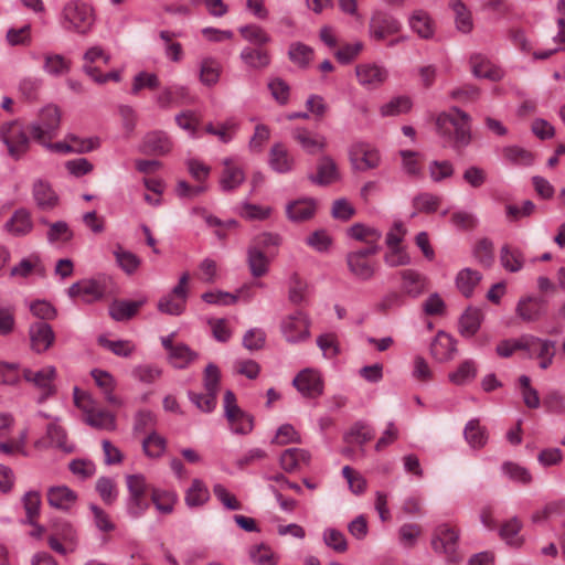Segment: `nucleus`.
Segmentation results:
<instances>
[{"mask_svg":"<svg viewBox=\"0 0 565 565\" xmlns=\"http://www.w3.org/2000/svg\"><path fill=\"white\" fill-rule=\"evenodd\" d=\"M399 156L402 158L403 171L412 178H418L422 174L419 153L411 150H401Z\"/></svg>","mask_w":565,"mask_h":565,"instance_id":"338daca9","label":"nucleus"},{"mask_svg":"<svg viewBox=\"0 0 565 565\" xmlns=\"http://www.w3.org/2000/svg\"><path fill=\"white\" fill-rule=\"evenodd\" d=\"M106 292L105 284L99 279H82L68 288V296L78 297L86 303H93L103 299Z\"/></svg>","mask_w":565,"mask_h":565,"instance_id":"dca6fc26","label":"nucleus"},{"mask_svg":"<svg viewBox=\"0 0 565 565\" xmlns=\"http://www.w3.org/2000/svg\"><path fill=\"white\" fill-rule=\"evenodd\" d=\"M402 30L398 19L386 12H375L369 24L370 38L375 41H383L390 35L397 34Z\"/></svg>","mask_w":565,"mask_h":565,"instance_id":"2eb2a0df","label":"nucleus"},{"mask_svg":"<svg viewBox=\"0 0 565 565\" xmlns=\"http://www.w3.org/2000/svg\"><path fill=\"white\" fill-rule=\"evenodd\" d=\"M47 501L52 508L68 511L75 505L77 494L66 486H55L47 490Z\"/></svg>","mask_w":565,"mask_h":565,"instance_id":"f704fd0d","label":"nucleus"},{"mask_svg":"<svg viewBox=\"0 0 565 565\" xmlns=\"http://www.w3.org/2000/svg\"><path fill=\"white\" fill-rule=\"evenodd\" d=\"M60 122L61 113L58 107L49 104L40 110L38 118L30 124L29 130L36 142L44 143L56 136Z\"/></svg>","mask_w":565,"mask_h":565,"instance_id":"423d86ee","label":"nucleus"},{"mask_svg":"<svg viewBox=\"0 0 565 565\" xmlns=\"http://www.w3.org/2000/svg\"><path fill=\"white\" fill-rule=\"evenodd\" d=\"M221 64L212 57H205L200 63V82L205 86H214L221 75Z\"/></svg>","mask_w":565,"mask_h":565,"instance_id":"603ef678","label":"nucleus"},{"mask_svg":"<svg viewBox=\"0 0 565 565\" xmlns=\"http://www.w3.org/2000/svg\"><path fill=\"white\" fill-rule=\"evenodd\" d=\"M223 408L233 434L247 435L253 430V417L237 405L236 396L230 390L224 393Z\"/></svg>","mask_w":565,"mask_h":565,"instance_id":"0eeeda50","label":"nucleus"},{"mask_svg":"<svg viewBox=\"0 0 565 565\" xmlns=\"http://www.w3.org/2000/svg\"><path fill=\"white\" fill-rule=\"evenodd\" d=\"M355 75L360 85L367 89H375L386 82L388 71L380 64L362 63L356 65Z\"/></svg>","mask_w":565,"mask_h":565,"instance_id":"a211bd4d","label":"nucleus"},{"mask_svg":"<svg viewBox=\"0 0 565 565\" xmlns=\"http://www.w3.org/2000/svg\"><path fill=\"white\" fill-rule=\"evenodd\" d=\"M455 13V22L457 29L462 33L471 32L473 21L470 11L460 0H451L449 3Z\"/></svg>","mask_w":565,"mask_h":565,"instance_id":"13d9d810","label":"nucleus"},{"mask_svg":"<svg viewBox=\"0 0 565 565\" xmlns=\"http://www.w3.org/2000/svg\"><path fill=\"white\" fill-rule=\"evenodd\" d=\"M198 358V352L193 351L184 343H177L175 349L168 354L169 363L175 369H185Z\"/></svg>","mask_w":565,"mask_h":565,"instance_id":"8fccbe9b","label":"nucleus"},{"mask_svg":"<svg viewBox=\"0 0 565 565\" xmlns=\"http://www.w3.org/2000/svg\"><path fill=\"white\" fill-rule=\"evenodd\" d=\"M268 164L277 173H288L294 170L295 158L285 145L277 142L269 150Z\"/></svg>","mask_w":565,"mask_h":565,"instance_id":"2f4dec72","label":"nucleus"},{"mask_svg":"<svg viewBox=\"0 0 565 565\" xmlns=\"http://www.w3.org/2000/svg\"><path fill=\"white\" fill-rule=\"evenodd\" d=\"M109 64L110 54L107 53L100 45L89 46L83 55V72L92 77L97 76L98 67L95 65L97 62Z\"/></svg>","mask_w":565,"mask_h":565,"instance_id":"58836bf2","label":"nucleus"},{"mask_svg":"<svg viewBox=\"0 0 565 565\" xmlns=\"http://www.w3.org/2000/svg\"><path fill=\"white\" fill-rule=\"evenodd\" d=\"M280 331L289 343H299L310 337V319L302 311L285 316L280 321Z\"/></svg>","mask_w":565,"mask_h":565,"instance_id":"9d476101","label":"nucleus"},{"mask_svg":"<svg viewBox=\"0 0 565 565\" xmlns=\"http://www.w3.org/2000/svg\"><path fill=\"white\" fill-rule=\"evenodd\" d=\"M515 311L523 321L534 322L545 315V301L535 296L523 297L518 301Z\"/></svg>","mask_w":565,"mask_h":565,"instance_id":"7c9ffc66","label":"nucleus"},{"mask_svg":"<svg viewBox=\"0 0 565 565\" xmlns=\"http://www.w3.org/2000/svg\"><path fill=\"white\" fill-rule=\"evenodd\" d=\"M60 418H54V422L50 423L46 427V434L44 438L35 441L36 448L43 447H55L65 452H72L74 447L68 444L65 429L58 425Z\"/></svg>","mask_w":565,"mask_h":565,"instance_id":"4be33fe9","label":"nucleus"},{"mask_svg":"<svg viewBox=\"0 0 565 565\" xmlns=\"http://www.w3.org/2000/svg\"><path fill=\"white\" fill-rule=\"evenodd\" d=\"M210 490L201 479H193L184 494V502L189 508H199L210 500Z\"/></svg>","mask_w":565,"mask_h":565,"instance_id":"a19ab883","label":"nucleus"},{"mask_svg":"<svg viewBox=\"0 0 565 565\" xmlns=\"http://www.w3.org/2000/svg\"><path fill=\"white\" fill-rule=\"evenodd\" d=\"M55 376L56 369L52 365H46L40 370L25 369L23 371L25 381L32 383L40 391L39 403L44 402L55 393Z\"/></svg>","mask_w":565,"mask_h":565,"instance_id":"ddd939ff","label":"nucleus"},{"mask_svg":"<svg viewBox=\"0 0 565 565\" xmlns=\"http://www.w3.org/2000/svg\"><path fill=\"white\" fill-rule=\"evenodd\" d=\"M33 226L31 213L26 209H18L4 223L3 230L14 237H22L30 234Z\"/></svg>","mask_w":565,"mask_h":565,"instance_id":"c756f323","label":"nucleus"},{"mask_svg":"<svg viewBox=\"0 0 565 565\" xmlns=\"http://www.w3.org/2000/svg\"><path fill=\"white\" fill-rule=\"evenodd\" d=\"M237 213L245 220L263 221L270 216L271 207L243 202L239 206H237Z\"/></svg>","mask_w":565,"mask_h":565,"instance_id":"0e129e2a","label":"nucleus"},{"mask_svg":"<svg viewBox=\"0 0 565 565\" xmlns=\"http://www.w3.org/2000/svg\"><path fill=\"white\" fill-rule=\"evenodd\" d=\"M247 264L253 277H263L268 273L269 258L257 246L247 248Z\"/></svg>","mask_w":565,"mask_h":565,"instance_id":"a18cd8bd","label":"nucleus"},{"mask_svg":"<svg viewBox=\"0 0 565 565\" xmlns=\"http://www.w3.org/2000/svg\"><path fill=\"white\" fill-rule=\"evenodd\" d=\"M151 501L161 514H170L178 502V494L171 490L151 489Z\"/></svg>","mask_w":565,"mask_h":565,"instance_id":"de8ad7c7","label":"nucleus"},{"mask_svg":"<svg viewBox=\"0 0 565 565\" xmlns=\"http://www.w3.org/2000/svg\"><path fill=\"white\" fill-rule=\"evenodd\" d=\"M31 349L36 353L45 352L54 342L55 334L52 327L43 321L33 322L29 327Z\"/></svg>","mask_w":565,"mask_h":565,"instance_id":"5701e85b","label":"nucleus"},{"mask_svg":"<svg viewBox=\"0 0 565 565\" xmlns=\"http://www.w3.org/2000/svg\"><path fill=\"white\" fill-rule=\"evenodd\" d=\"M46 239L50 244H65L72 241L74 233L65 221L47 223Z\"/></svg>","mask_w":565,"mask_h":565,"instance_id":"4d7b16f0","label":"nucleus"},{"mask_svg":"<svg viewBox=\"0 0 565 565\" xmlns=\"http://www.w3.org/2000/svg\"><path fill=\"white\" fill-rule=\"evenodd\" d=\"M309 179L319 185H329L340 180V171L330 156H322L317 164V172Z\"/></svg>","mask_w":565,"mask_h":565,"instance_id":"473e14b6","label":"nucleus"},{"mask_svg":"<svg viewBox=\"0 0 565 565\" xmlns=\"http://www.w3.org/2000/svg\"><path fill=\"white\" fill-rule=\"evenodd\" d=\"M45 266L39 254L33 253L23 257L18 264L10 269L11 277L29 278L38 276L43 278L45 276Z\"/></svg>","mask_w":565,"mask_h":565,"instance_id":"a878e982","label":"nucleus"},{"mask_svg":"<svg viewBox=\"0 0 565 565\" xmlns=\"http://www.w3.org/2000/svg\"><path fill=\"white\" fill-rule=\"evenodd\" d=\"M239 60L250 71L266 70L271 63V55L263 46H245L239 53Z\"/></svg>","mask_w":565,"mask_h":565,"instance_id":"bb28decb","label":"nucleus"},{"mask_svg":"<svg viewBox=\"0 0 565 565\" xmlns=\"http://www.w3.org/2000/svg\"><path fill=\"white\" fill-rule=\"evenodd\" d=\"M73 399L75 406L82 412L85 424L99 430H114L116 428L115 415L102 408L90 394L75 386L73 388Z\"/></svg>","mask_w":565,"mask_h":565,"instance_id":"f03ea898","label":"nucleus"},{"mask_svg":"<svg viewBox=\"0 0 565 565\" xmlns=\"http://www.w3.org/2000/svg\"><path fill=\"white\" fill-rule=\"evenodd\" d=\"M292 385L306 398H317L324 391L321 372L312 367L301 370L292 380Z\"/></svg>","mask_w":565,"mask_h":565,"instance_id":"f8f14e48","label":"nucleus"},{"mask_svg":"<svg viewBox=\"0 0 565 565\" xmlns=\"http://www.w3.org/2000/svg\"><path fill=\"white\" fill-rule=\"evenodd\" d=\"M175 36L177 34L171 31L162 30L159 32L164 56L171 62L179 63L183 58V47L181 43L173 40Z\"/></svg>","mask_w":565,"mask_h":565,"instance_id":"864d4df0","label":"nucleus"},{"mask_svg":"<svg viewBox=\"0 0 565 565\" xmlns=\"http://www.w3.org/2000/svg\"><path fill=\"white\" fill-rule=\"evenodd\" d=\"M67 140H70L72 143H68L66 141H58V142H50V140H46L44 143H42L46 149L53 152L58 153H85L89 152L94 149H96L99 145V141L97 138H89V139H79L73 135L67 136Z\"/></svg>","mask_w":565,"mask_h":565,"instance_id":"aec40b11","label":"nucleus"},{"mask_svg":"<svg viewBox=\"0 0 565 565\" xmlns=\"http://www.w3.org/2000/svg\"><path fill=\"white\" fill-rule=\"evenodd\" d=\"M0 138L8 148V153L14 158H21L29 149V137L22 125L17 121L6 124L0 129Z\"/></svg>","mask_w":565,"mask_h":565,"instance_id":"9b49d317","label":"nucleus"},{"mask_svg":"<svg viewBox=\"0 0 565 565\" xmlns=\"http://www.w3.org/2000/svg\"><path fill=\"white\" fill-rule=\"evenodd\" d=\"M459 531L448 523L437 525L431 536V547L438 554H444L449 562H457Z\"/></svg>","mask_w":565,"mask_h":565,"instance_id":"1a4fd4ad","label":"nucleus"},{"mask_svg":"<svg viewBox=\"0 0 565 565\" xmlns=\"http://www.w3.org/2000/svg\"><path fill=\"white\" fill-rule=\"evenodd\" d=\"M348 234L350 237L356 241L364 242L367 244V247L379 245V242L382 238V232L380 230L362 223L353 224L348 230Z\"/></svg>","mask_w":565,"mask_h":565,"instance_id":"49530a36","label":"nucleus"},{"mask_svg":"<svg viewBox=\"0 0 565 565\" xmlns=\"http://www.w3.org/2000/svg\"><path fill=\"white\" fill-rule=\"evenodd\" d=\"M32 194L41 210H52L58 204V196L51 184L43 180L33 183Z\"/></svg>","mask_w":565,"mask_h":565,"instance_id":"4c0bfd02","label":"nucleus"},{"mask_svg":"<svg viewBox=\"0 0 565 565\" xmlns=\"http://www.w3.org/2000/svg\"><path fill=\"white\" fill-rule=\"evenodd\" d=\"M525 350L530 356L542 359L555 356L556 342L550 339H543L534 335H526Z\"/></svg>","mask_w":565,"mask_h":565,"instance_id":"ea45409f","label":"nucleus"},{"mask_svg":"<svg viewBox=\"0 0 565 565\" xmlns=\"http://www.w3.org/2000/svg\"><path fill=\"white\" fill-rule=\"evenodd\" d=\"M90 375L94 379L96 386L100 390L105 401L110 406L121 407L124 405L122 398L115 394L117 382L109 372L100 369H94L90 371Z\"/></svg>","mask_w":565,"mask_h":565,"instance_id":"412c9836","label":"nucleus"},{"mask_svg":"<svg viewBox=\"0 0 565 565\" xmlns=\"http://www.w3.org/2000/svg\"><path fill=\"white\" fill-rule=\"evenodd\" d=\"M317 211V201L303 198L289 202L286 205V215L291 222H305L310 220Z\"/></svg>","mask_w":565,"mask_h":565,"instance_id":"72a5a7b5","label":"nucleus"},{"mask_svg":"<svg viewBox=\"0 0 565 565\" xmlns=\"http://www.w3.org/2000/svg\"><path fill=\"white\" fill-rule=\"evenodd\" d=\"M222 163L224 168L220 178L221 190L232 192L245 181L244 170L233 158H225Z\"/></svg>","mask_w":565,"mask_h":565,"instance_id":"c85d7f7f","label":"nucleus"},{"mask_svg":"<svg viewBox=\"0 0 565 565\" xmlns=\"http://www.w3.org/2000/svg\"><path fill=\"white\" fill-rule=\"evenodd\" d=\"M128 495L125 500V508L130 519L137 520L145 515L150 507L147 500L149 484L147 478L141 473L126 476Z\"/></svg>","mask_w":565,"mask_h":565,"instance_id":"39448f33","label":"nucleus"},{"mask_svg":"<svg viewBox=\"0 0 565 565\" xmlns=\"http://www.w3.org/2000/svg\"><path fill=\"white\" fill-rule=\"evenodd\" d=\"M94 23L95 12L89 3L82 0H70L64 4L61 13V25L66 31L87 34Z\"/></svg>","mask_w":565,"mask_h":565,"instance_id":"7ed1b4c3","label":"nucleus"},{"mask_svg":"<svg viewBox=\"0 0 565 565\" xmlns=\"http://www.w3.org/2000/svg\"><path fill=\"white\" fill-rule=\"evenodd\" d=\"M349 159L356 171L375 169L381 162L379 150L365 142L352 145L349 149Z\"/></svg>","mask_w":565,"mask_h":565,"instance_id":"4468645a","label":"nucleus"},{"mask_svg":"<svg viewBox=\"0 0 565 565\" xmlns=\"http://www.w3.org/2000/svg\"><path fill=\"white\" fill-rule=\"evenodd\" d=\"M42 62L43 72L52 77H62L71 71V61L58 53H44L42 55Z\"/></svg>","mask_w":565,"mask_h":565,"instance_id":"e433bc0d","label":"nucleus"},{"mask_svg":"<svg viewBox=\"0 0 565 565\" xmlns=\"http://www.w3.org/2000/svg\"><path fill=\"white\" fill-rule=\"evenodd\" d=\"M413 103L408 96H396L380 107L383 117L398 116L411 110Z\"/></svg>","mask_w":565,"mask_h":565,"instance_id":"052dcab7","label":"nucleus"},{"mask_svg":"<svg viewBox=\"0 0 565 565\" xmlns=\"http://www.w3.org/2000/svg\"><path fill=\"white\" fill-rule=\"evenodd\" d=\"M173 148V141L162 130H152L145 135L139 151L147 156H166Z\"/></svg>","mask_w":565,"mask_h":565,"instance_id":"f3484780","label":"nucleus"},{"mask_svg":"<svg viewBox=\"0 0 565 565\" xmlns=\"http://www.w3.org/2000/svg\"><path fill=\"white\" fill-rule=\"evenodd\" d=\"M310 460V455L307 450L300 448L286 449L279 459L280 467L286 472H294L300 469L301 465H307Z\"/></svg>","mask_w":565,"mask_h":565,"instance_id":"37998d69","label":"nucleus"},{"mask_svg":"<svg viewBox=\"0 0 565 565\" xmlns=\"http://www.w3.org/2000/svg\"><path fill=\"white\" fill-rule=\"evenodd\" d=\"M470 117L457 107L437 117V129L448 138L455 149L467 147L471 141Z\"/></svg>","mask_w":565,"mask_h":565,"instance_id":"f257e3e1","label":"nucleus"},{"mask_svg":"<svg viewBox=\"0 0 565 565\" xmlns=\"http://www.w3.org/2000/svg\"><path fill=\"white\" fill-rule=\"evenodd\" d=\"M409 29L423 40H431L436 33V23L430 14L423 10L412 11L407 19Z\"/></svg>","mask_w":565,"mask_h":565,"instance_id":"b1692460","label":"nucleus"},{"mask_svg":"<svg viewBox=\"0 0 565 565\" xmlns=\"http://www.w3.org/2000/svg\"><path fill=\"white\" fill-rule=\"evenodd\" d=\"M401 291L409 298H418L427 289V278L415 269H403L399 271Z\"/></svg>","mask_w":565,"mask_h":565,"instance_id":"393cba45","label":"nucleus"},{"mask_svg":"<svg viewBox=\"0 0 565 565\" xmlns=\"http://www.w3.org/2000/svg\"><path fill=\"white\" fill-rule=\"evenodd\" d=\"M481 324V311L476 308H468L459 320V331L463 337H472Z\"/></svg>","mask_w":565,"mask_h":565,"instance_id":"6e6d98bb","label":"nucleus"},{"mask_svg":"<svg viewBox=\"0 0 565 565\" xmlns=\"http://www.w3.org/2000/svg\"><path fill=\"white\" fill-rule=\"evenodd\" d=\"M189 279L188 273L182 274L178 285L159 299L157 308L160 312L169 316H180L184 312L189 296Z\"/></svg>","mask_w":565,"mask_h":565,"instance_id":"6e6552de","label":"nucleus"},{"mask_svg":"<svg viewBox=\"0 0 565 565\" xmlns=\"http://www.w3.org/2000/svg\"><path fill=\"white\" fill-rule=\"evenodd\" d=\"M244 40L254 46H263L271 41L269 33L257 24H248L238 29Z\"/></svg>","mask_w":565,"mask_h":565,"instance_id":"bf43d9fd","label":"nucleus"},{"mask_svg":"<svg viewBox=\"0 0 565 565\" xmlns=\"http://www.w3.org/2000/svg\"><path fill=\"white\" fill-rule=\"evenodd\" d=\"M292 138L299 145L302 151L311 156L323 152L328 147V140L326 136L316 131H311L307 128L294 129Z\"/></svg>","mask_w":565,"mask_h":565,"instance_id":"6ab92c4d","label":"nucleus"},{"mask_svg":"<svg viewBox=\"0 0 565 565\" xmlns=\"http://www.w3.org/2000/svg\"><path fill=\"white\" fill-rule=\"evenodd\" d=\"M463 437L468 445L473 449H481L488 441L486 427L480 425L478 418L470 419L463 429Z\"/></svg>","mask_w":565,"mask_h":565,"instance_id":"79ce46f5","label":"nucleus"},{"mask_svg":"<svg viewBox=\"0 0 565 565\" xmlns=\"http://www.w3.org/2000/svg\"><path fill=\"white\" fill-rule=\"evenodd\" d=\"M145 454L150 458L161 457L167 448V440L157 433H151L142 441Z\"/></svg>","mask_w":565,"mask_h":565,"instance_id":"69168bd1","label":"nucleus"},{"mask_svg":"<svg viewBox=\"0 0 565 565\" xmlns=\"http://www.w3.org/2000/svg\"><path fill=\"white\" fill-rule=\"evenodd\" d=\"M472 74L478 78H487L493 82L500 81L504 73L501 67L493 64L486 55L475 53L469 60Z\"/></svg>","mask_w":565,"mask_h":565,"instance_id":"cd10ccee","label":"nucleus"},{"mask_svg":"<svg viewBox=\"0 0 565 565\" xmlns=\"http://www.w3.org/2000/svg\"><path fill=\"white\" fill-rule=\"evenodd\" d=\"M430 353L439 362L449 361L456 353V342L451 335L439 331L430 344Z\"/></svg>","mask_w":565,"mask_h":565,"instance_id":"c9c22d12","label":"nucleus"},{"mask_svg":"<svg viewBox=\"0 0 565 565\" xmlns=\"http://www.w3.org/2000/svg\"><path fill=\"white\" fill-rule=\"evenodd\" d=\"M114 256L118 266L128 275L135 274L141 264L140 258L136 254L124 249L121 246H117L114 250Z\"/></svg>","mask_w":565,"mask_h":565,"instance_id":"680f3d73","label":"nucleus"},{"mask_svg":"<svg viewBox=\"0 0 565 565\" xmlns=\"http://www.w3.org/2000/svg\"><path fill=\"white\" fill-rule=\"evenodd\" d=\"M441 202L438 195L433 193H420L413 199V206L420 213H434L437 211Z\"/></svg>","mask_w":565,"mask_h":565,"instance_id":"774afa93","label":"nucleus"},{"mask_svg":"<svg viewBox=\"0 0 565 565\" xmlns=\"http://www.w3.org/2000/svg\"><path fill=\"white\" fill-rule=\"evenodd\" d=\"M380 249V245H374L373 247L359 248L348 253L345 262L350 274L359 281L372 280L380 267L379 263L372 257Z\"/></svg>","mask_w":565,"mask_h":565,"instance_id":"20e7f679","label":"nucleus"},{"mask_svg":"<svg viewBox=\"0 0 565 565\" xmlns=\"http://www.w3.org/2000/svg\"><path fill=\"white\" fill-rule=\"evenodd\" d=\"M500 263L510 273H518L524 266V256L518 248L504 245L500 250Z\"/></svg>","mask_w":565,"mask_h":565,"instance_id":"3c124183","label":"nucleus"},{"mask_svg":"<svg viewBox=\"0 0 565 565\" xmlns=\"http://www.w3.org/2000/svg\"><path fill=\"white\" fill-rule=\"evenodd\" d=\"M482 276L471 268L461 269L456 276V286L465 297H471Z\"/></svg>","mask_w":565,"mask_h":565,"instance_id":"09e8293b","label":"nucleus"},{"mask_svg":"<svg viewBox=\"0 0 565 565\" xmlns=\"http://www.w3.org/2000/svg\"><path fill=\"white\" fill-rule=\"evenodd\" d=\"M146 299L128 301L120 300L114 301L109 306V315L116 321H125L132 318L139 310L141 306H143Z\"/></svg>","mask_w":565,"mask_h":565,"instance_id":"c03bdc74","label":"nucleus"},{"mask_svg":"<svg viewBox=\"0 0 565 565\" xmlns=\"http://www.w3.org/2000/svg\"><path fill=\"white\" fill-rule=\"evenodd\" d=\"M477 375V366L472 360L463 361L452 373L449 381L456 385H465L471 382Z\"/></svg>","mask_w":565,"mask_h":565,"instance_id":"e2e57ef3","label":"nucleus"},{"mask_svg":"<svg viewBox=\"0 0 565 565\" xmlns=\"http://www.w3.org/2000/svg\"><path fill=\"white\" fill-rule=\"evenodd\" d=\"M501 152L503 159L511 164L527 167L534 162L533 153L519 146H507Z\"/></svg>","mask_w":565,"mask_h":565,"instance_id":"5fc2aeb1","label":"nucleus"}]
</instances>
